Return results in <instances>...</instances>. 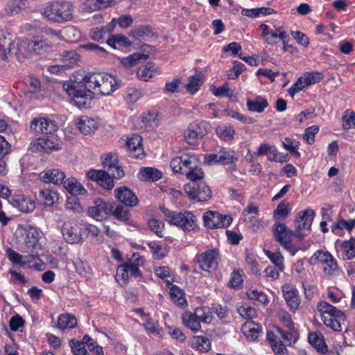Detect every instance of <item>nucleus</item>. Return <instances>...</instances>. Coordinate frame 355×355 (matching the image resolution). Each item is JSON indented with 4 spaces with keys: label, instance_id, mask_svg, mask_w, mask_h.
I'll return each mask as SVG.
<instances>
[{
    "label": "nucleus",
    "instance_id": "nucleus-29",
    "mask_svg": "<svg viewBox=\"0 0 355 355\" xmlns=\"http://www.w3.org/2000/svg\"><path fill=\"white\" fill-rule=\"evenodd\" d=\"M62 235L69 243H77L81 240L80 232L78 228L64 223L62 228Z\"/></svg>",
    "mask_w": 355,
    "mask_h": 355
},
{
    "label": "nucleus",
    "instance_id": "nucleus-11",
    "mask_svg": "<svg viewBox=\"0 0 355 355\" xmlns=\"http://www.w3.org/2000/svg\"><path fill=\"white\" fill-rule=\"evenodd\" d=\"M205 226L209 229H217L228 227L232 222L229 215H222L218 211H208L203 215Z\"/></svg>",
    "mask_w": 355,
    "mask_h": 355
},
{
    "label": "nucleus",
    "instance_id": "nucleus-4",
    "mask_svg": "<svg viewBox=\"0 0 355 355\" xmlns=\"http://www.w3.org/2000/svg\"><path fill=\"white\" fill-rule=\"evenodd\" d=\"M313 265H320L323 273L327 276L336 275L339 271L336 259L328 251L317 250L310 259Z\"/></svg>",
    "mask_w": 355,
    "mask_h": 355
},
{
    "label": "nucleus",
    "instance_id": "nucleus-63",
    "mask_svg": "<svg viewBox=\"0 0 355 355\" xmlns=\"http://www.w3.org/2000/svg\"><path fill=\"white\" fill-rule=\"evenodd\" d=\"M187 178L191 181V182H198V180H202L204 178V173L200 168L197 166L189 171L185 174Z\"/></svg>",
    "mask_w": 355,
    "mask_h": 355
},
{
    "label": "nucleus",
    "instance_id": "nucleus-45",
    "mask_svg": "<svg viewBox=\"0 0 355 355\" xmlns=\"http://www.w3.org/2000/svg\"><path fill=\"white\" fill-rule=\"evenodd\" d=\"M246 295L250 300L257 301L263 305H266L269 302L267 295L257 289H250L247 291Z\"/></svg>",
    "mask_w": 355,
    "mask_h": 355
},
{
    "label": "nucleus",
    "instance_id": "nucleus-49",
    "mask_svg": "<svg viewBox=\"0 0 355 355\" xmlns=\"http://www.w3.org/2000/svg\"><path fill=\"white\" fill-rule=\"evenodd\" d=\"M199 322L209 324L212 320V312L207 306L197 307L195 309Z\"/></svg>",
    "mask_w": 355,
    "mask_h": 355
},
{
    "label": "nucleus",
    "instance_id": "nucleus-19",
    "mask_svg": "<svg viewBox=\"0 0 355 355\" xmlns=\"http://www.w3.org/2000/svg\"><path fill=\"white\" fill-rule=\"evenodd\" d=\"M103 166L107 170V173H110L116 179H120L124 175V172L119 165L116 157L112 154H107L103 161Z\"/></svg>",
    "mask_w": 355,
    "mask_h": 355
},
{
    "label": "nucleus",
    "instance_id": "nucleus-16",
    "mask_svg": "<svg viewBox=\"0 0 355 355\" xmlns=\"http://www.w3.org/2000/svg\"><path fill=\"white\" fill-rule=\"evenodd\" d=\"M282 291L290 311L295 313L299 309L301 303L298 291L293 285L285 283L282 286Z\"/></svg>",
    "mask_w": 355,
    "mask_h": 355
},
{
    "label": "nucleus",
    "instance_id": "nucleus-1",
    "mask_svg": "<svg viewBox=\"0 0 355 355\" xmlns=\"http://www.w3.org/2000/svg\"><path fill=\"white\" fill-rule=\"evenodd\" d=\"M73 78L63 87L80 109L90 107L94 95H110L118 88L115 78L107 74L78 71Z\"/></svg>",
    "mask_w": 355,
    "mask_h": 355
},
{
    "label": "nucleus",
    "instance_id": "nucleus-40",
    "mask_svg": "<svg viewBox=\"0 0 355 355\" xmlns=\"http://www.w3.org/2000/svg\"><path fill=\"white\" fill-rule=\"evenodd\" d=\"M291 208L286 200H282L277 206L273 212V216L277 220L285 219L291 213Z\"/></svg>",
    "mask_w": 355,
    "mask_h": 355
},
{
    "label": "nucleus",
    "instance_id": "nucleus-34",
    "mask_svg": "<svg viewBox=\"0 0 355 355\" xmlns=\"http://www.w3.org/2000/svg\"><path fill=\"white\" fill-rule=\"evenodd\" d=\"M64 187L71 194L80 195L86 192L83 185L75 178H69L63 182Z\"/></svg>",
    "mask_w": 355,
    "mask_h": 355
},
{
    "label": "nucleus",
    "instance_id": "nucleus-51",
    "mask_svg": "<svg viewBox=\"0 0 355 355\" xmlns=\"http://www.w3.org/2000/svg\"><path fill=\"white\" fill-rule=\"evenodd\" d=\"M125 264H128V270L130 276L137 277L141 275V271L139 269V266L144 264V259L139 254H137V257H135L134 263H125Z\"/></svg>",
    "mask_w": 355,
    "mask_h": 355
},
{
    "label": "nucleus",
    "instance_id": "nucleus-48",
    "mask_svg": "<svg viewBox=\"0 0 355 355\" xmlns=\"http://www.w3.org/2000/svg\"><path fill=\"white\" fill-rule=\"evenodd\" d=\"M26 8V0H11L7 5L6 11L10 15H15L18 14Z\"/></svg>",
    "mask_w": 355,
    "mask_h": 355
},
{
    "label": "nucleus",
    "instance_id": "nucleus-7",
    "mask_svg": "<svg viewBox=\"0 0 355 355\" xmlns=\"http://www.w3.org/2000/svg\"><path fill=\"white\" fill-rule=\"evenodd\" d=\"M184 189L190 199L198 202H205L211 198V191L203 181L188 183Z\"/></svg>",
    "mask_w": 355,
    "mask_h": 355
},
{
    "label": "nucleus",
    "instance_id": "nucleus-27",
    "mask_svg": "<svg viewBox=\"0 0 355 355\" xmlns=\"http://www.w3.org/2000/svg\"><path fill=\"white\" fill-rule=\"evenodd\" d=\"M126 146L132 156L137 158H139V155L144 153L142 138L138 135H132L128 137L126 141Z\"/></svg>",
    "mask_w": 355,
    "mask_h": 355
},
{
    "label": "nucleus",
    "instance_id": "nucleus-41",
    "mask_svg": "<svg viewBox=\"0 0 355 355\" xmlns=\"http://www.w3.org/2000/svg\"><path fill=\"white\" fill-rule=\"evenodd\" d=\"M203 82V75L200 73H197L189 78L186 87L190 93L194 94L199 89Z\"/></svg>",
    "mask_w": 355,
    "mask_h": 355
},
{
    "label": "nucleus",
    "instance_id": "nucleus-18",
    "mask_svg": "<svg viewBox=\"0 0 355 355\" xmlns=\"http://www.w3.org/2000/svg\"><path fill=\"white\" fill-rule=\"evenodd\" d=\"M87 175L89 179L96 182L97 184L103 189L110 190L114 186V178L110 173H107L105 171L92 169L87 172Z\"/></svg>",
    "mask_w": 355,
    "mask_h": 355
},
{
    "label": "nucleus",
    "instance_id": "nucleus-33",
    "mask_svg": "<svg viewBox=\"0 0 355 355\" xmlns=\"http://www.w3.org/2000/svg\"><path fill=\"white\" fill-rule=\"evenodd\" d=\"M60 60L63 62L62 67L68 69L79 61L80 56L74 50H64L60 53Z\"/></svg>",
    "mask_w": 355,
    "mask_h": 355
},
{
    "label": "nucleus",
    "instance_id": "nucleus-13",
    "mask_svg": "<svg viewBox=\"0 0 355 355\" xmlns=\"http://www.w3.org/2000/svg\"><path fill=\"white\" fill-rule=\"evenodd\" d=\"M31 146L37 152L50 153L58 150L61 145L58 138L53 135H47L37 138L31 142Z\"/></svg>",
    "mask_w": 355,
    "mask_h": 355
},
{
    "label": "nucleus",
    "instance_id": "nucleus-6",
    "mask_svg": "<svg viewBox=\"0 0 355 355\" xmlns=\"http://www.w3.org/2000/svg\"><path fill=\"white\" fill-rule=\"evenodd\" d=\"M209 123L206 121L196 120L191 123L184 131V139L191 146H196L199 141L207 135Z\"/></svg>",
    "mask_w": 355,
    "mask_h": 355
},
{
    "label": "nucleus",
    "instance_id": "nucleus-12",
    "mask_svg": "<svg viewBox=\"0 0 355 355\" xmlns=\"http://www.w3.org/2000/svg\"><path fill=\"white\" fill-rule=\"evenodd\" d=\"M26 237L23 245L24 251L30 253H38L41 250L40 239L41 231L35 227L28 225L26 229Z\"/></svg>",
    "mask_w": 355,
    "mask_h": 355
},
{
    "label": "nucleus",
    "instance_id": "nucleus-38",
    "mask_svg": "<svg viewBox=\"0 0 355 355\" xmlns=\"http://www.w3.org/2000/svg\"><path fill=\"white\" fill-rule=\"evenodd\" d=\"M77 325L76 318L69 313L61 314L58 317V327L61 329H71Z\"/></svg>",
    "mask_w": 355,
    "mask_h": 355
},
{
    "label": "nucleus",
    "instance_id": "nucleus-52",
    "mask_svg": "<svg viewBox=\"0 0 355 355\" xmlns=\"http://www.w3.org/2000/svg\"><path fill=\"white\" fill-rule=\"evenodd\" d=\"M343 128L348 130L355 128V112L351 110H347L342 117Z\"/></svg>",
    "mask_w": 355,
    "mask_h": 355
},
{
    "label": "nucleus",
    "instance_id": "nucleus-36",
    "mask_svg": "<svg viewBox=\"0 0 355 355\" xmlns=\"http://www.w3.org/2000/svg\"><path fill=\"white\" fill-rule=\"evenodd\" d=\"M23 263H24V266H27L30 268L38 271L43 270L42 267L44 263L40 259L38 253H31V254L24 256Z\"/></svg>",
    "mask_w": 355,
    "mask_h": 355
},
{
    "label": "nucleus",
    "instance_id": "nucleus-3",
    "mask_svg": "<svg viewBox=\"0 0 355 355\" xmlns=\"http://www.w3.org/2000/svg\"><path fill=\"white\" fill-rule=\"evenodd\" d=\"M44 15L57 23L71 21L73 17V6L69 1H54L44 10Z\"/></svg>",
    "mask_w": 355,
    "mask_h": 355
},
{
    "label": "nucleus",
    "instance_id": "nucleus-9",
    "mask_svg": "<svg viewBox=\"0 0 355 355\" xmlns=\"http://www.w3.org/2000/svg\"><path fill=\"white\" fill-rule=\"evenodd\" d=\"M219 259V252L217 249L206 250L201 254H197L195 258L200 269L209 272L216 270Z\"/></svg>",
    "mask_w": 355,
    "mask_h": 355
},
{
    "label": "nucleus",
    "instance_id": "nucleus-14",
    "mask_svg": "<svg viewBox=\"0 0 355 355\" xmlns=\"http://www.w3.org/2000/svg\"><path fill=\"white\" fill-rule=\"evenodd\" d=\"M315 216L313 209H307L297 213L295 219L296 236L300 239L304 237L302 231L310 230Z\"/></svg>",
    "mask_w": 355,
    "mask_h": 355
},
{
    "label": "nucleus",
    "instance_id": "nucleus-10",
    "mask_svg": "<svg viewBox=\"0 0 355 355\" xmlns=\"http://www.w3.org/2000/svg\"><path fill=\"white\" fill-rule=\"evenodd\" d=\"M57 123L49 117L38 116L33 119L29 128L34 135H51L58 130Z\"/></svg>",
    "mask_w": 355,
    "mask_h": 355
},
{
    "label": "nucleus",
    "instance_id": "nucleus-15",
    "mask_svg": "<svg viewBox=\"0 0 355 355\" xmlns=\"http://www.w3.org/2000/svg\"><path fill=\"white\" fill-rule=\"evenodd\" d=\"M113 207L102 198H96L88 208V215L94 219L102 221L112 213Z\"/></svg>",
    "mask_w": 355,
    "mask_h": 355
},
{
    "label": "nucleus",
    "instance_id": "nucleus-59",
    "mask_svg": "<svg viewBox=\"0 0 355 355\" xmlns=\"http://www.w3.org/2000/svg\"><path fill=\"white\" fill-rule=\"evenodd\" d=\"M171 270L166 266H160L155 268V274L159 278L164 279L167 284L173 281V278L171 275Z\"/></svg>",
    "mask_w": 355,
    "mask_h": 355
},
{
    "label": "nucleus",
    "instance_id": "nucleus-57",
    "mask_svg": "<svg viewBox=\"0 0 355 355\" xmlns=\"http://www.w3.org/2000/svg\"><path fill=\"white\" fill-rule=\"evenodd\" d=\"M128 267V264L124 263L116 269V279L121 284H126L129 279L130 275Z\"/></svg>",
    "mask_w": 355,
    "mask_h": 355
},
{
    "label": "nucleus",
    "instance_id": "nucleus-44",
    "mask_svg": "<svg viewBox=\"0 0 355 355\" xmlns=\"http://www.w3.org/2000/svg\"><path fill=\"white\" fill-rule=\"evenodd\" d=\"M141 176L148 181H157L162 178V172L151 167H144L140 169Z\"/></svg>",
    "mask_w": 355,
    "mask_h": 355
},
{
    "label": "nucleus",
    "instance_id": "nucleus-17",
    "mask_svg": "<svg viewBox=\"0 0 355 355\" xmlns=\"http://www.w3.org/2000/svg\"><path fill=\"white\" fill-rule=\"evenodd\" d=\"M8 202L22 213H31L35 209V202L22 194L9 196Z\"/></svg>",
    "mask_w": 355,
    "mask_h": 355
},
{
    "label": "nucleus",
    "instance_id": "nucleus-5",
    "mask_svg": "<svg viewBox=\"0 0 355 355\" xmlns=\"http://www.w3.org/2000/svg\"><path fill=\"white\" fill-rule=\"evenodd\" d=\"M273 234L275 240L286 249L291 255H295L297 250L293 244L292 237L296 232L288 229L286 225L275 223L273 225Z\"/></svg>",
    "mask_w": 355,
    "mask_h": 355
},
{
    "label": "nucleus",
    "instance_id": "nucleus-39",
    "mask_svg": "<svg viewBox=\"0 0 355 355\" xmlns=\"http://www.w3.org/2000/svg\"><path fill=\"white\" fill-rule=\"evenodd\" d=\"M40 196L46 206H52L59 200L58 193L50 189H44L40 191Z\"/></svg>",
    "mask_w": 355,
    "mask_h": 355
},
{
    "label": "nucleus",
    "instance_id": "nucleus-60",
    "mask_svg": "<svg viewBox=\"0 0 355 355\" xmlns=\"http://www.w3.org/2000/svg\"><path fill=\"white\" fill-rule=\"evenodd\" d=\"M148 225L150 230L155 233L158 236L162 237L164 236L163 232L164 225L162 221L152 218L148 220Z\"/></svg>",
    "mask_w": 355,
    "mask_h": 355
},
{
    "label": "nucleus",
    "instance_id": "nucleus-50",
    "mask_svg": "<svg viewBox=\"0 0 355 355\" xmlns=\"http://www.w3.org/2000/svg\"><path fill=\"white\" fill-rule=\"evenodd\" d=\"M265 254L267 257L271 261V262L275 265V266L280 270L284 271V257L279 252H272L270 250L265 251Z\"/></svg>",
    "mask_w": 355,
    "mask_h": 355
},
{
    "label": "nucleus",
    "instance_id": "nucleus-61",
    "mask_svg": "<svg viewBox=\"0 0 355 355\" xmlns=\"http://www.w3.org/2000/svg\"><path fill=\"white\" fill-rule=\"evenodd\" d=\"M239 315L248 320H252V318L257 316V311L254 308L251 306H241L237 309Z\"/></svg>",
    "mask_w": 355,
    "mask_h": 355
},
{
    "label": "nucleus",
    "instance_id": "nucleus-58",
    "mask_svg": "<svg viewBox=\"0 0 355 355\" xmlns=\"http://www.w3.org/2000/svg\"><path fill=\"white\" fill-rule=\"evenodd\" d=\"M6 253L8 259L12 262L13 265H17L20 267L24 266V263H23L24 257L23 255L11 248H8L6 251Z\"/></svg>",
    "mask_w": 355,
    "mask_h": 355
},
{
    "label": "nucleus",
    "instance_id": "nucleus-25",
    "mask_svg": "<svg viewBox=\"0 0 355 355\" xmlns=\"http://www.w3.org/2000/svg\"><path fill=\"white\" fill-rule=\"evenodd\" d=\"M182 324L188 329L197 332L201 329V324L199 322L197 314L191 311H184L181 315Z\"/></svg>",
    "mask_w": 355,
    "mask_h": 355
},
{
    "label": "nucleus",
    "instance_id": "nucleus-46",
    "mask_svg": "<svg viewBox=\"0 0 355 355\" xmlns=\"http://www.w3.org/2000/svg\"><path fill=\"white\" fill-rule=\"evenodd\" d=\"M193 345L200 352H207L211 349L209 340L204 336H197L193 338Z\"/></svg>",
    "mask_w": 355,
    "mask_h": 355
},
{
    "label": "nucleus",
    "instance_id": "nucleus-62",
    "mask_svg": "<svg viewBox=\"0 0 355 355\" xmlns=\"http://www.w3.org/2000/svg\"><path fill=\"white\" fill-rule=\"evenodd\" d=\"M234 151H220L218 153L219 162L223 164L236 162L238 160V158L234 155Z\"/></svg>",
    "mask_w": 355,
    "mask_h": 355
},
{
    "label": "nucleus",
    "instance_id": "nucleus-43",
    "mask_svg": "<svg viewBox=\"0 0 355 355\" xmlns=\"http://www.w3.org/2000/svg\"><path fill=\"white\" fill-rule=\"evenodd\" d=\"M182 157L183 162L181 163V168H182L181 174H186L189 169L193 168L198 164V159L195 155L184 154L182 155Z\"/></svg>",
    "mask_w": 355,
    "mask_h": 355
},
{
    "label": "nucleus",
    "instance_id": "nucleus-55",
    "mask_svg": "<svg viewBox=\"0 0 355 355\" xmlns=\"http://www.w3.org/2000/svg\"><path fill=\"white\" fill-rule=\"evenodd\" d=\"M302 78L305 85L309 86L322 80L324 78V74L317 71L306 72L302 76Z\"/></svg>",
    "mask_w": 355,
    "mask_h": 355
},
{
    "label": "nucleus",
    "instance_id": "nucleus-8",
    "mask_svg": "<svg viewBox=\"0 0 355 355\" xmlns=\"http://www.w3.org/2000/svg\"><path fill=\"white\" fill-rule=\"evenodd\" d=\"M28 52L26 41L19 40L12 41L11 37H8L6 49V60L23 61L28 56Z\"/></svg>",
    "mask_w": 355,
    "mask_h": 355
},
{
    "label": "nucleus",
    "instance_id": "nucleus-31",
    "mask_svg": "<svg viewBox=\"0 0 355 355\" xmlns=\"http://www.w3.org/2000/svg\"><path fill=\"white\" fill-rule=\"evenodd\" d=\"M170 297L174 304L180 308L187 306V302L184 297V291L176 285H173L170 288Z\"/></svg>",
    "mask_w": 355,
    "mask_h": 355
},
{
    "label": "nucleus",
    "instance_id": "nucleus-64",
    "mask_svg": "<svg viewBox=\"0 0 355 355\" xmlns=\"http://www.w3.org/2000/svg\"><path fill=\"white\" fill-rule=\"evenodd\" d=\"M355 226V219H350L349 220H345L344 219H340L337 221L332 227V231H334L336 229L339 230H347L348 231H351L354 227Z\"/></svg>",
    "mask_w": 355,
    "mask_h": 355
},
{
    "label": "nucleus",
    "instance_id": "nucleus-26",
    "mask_svg": "<svg viewBox=\"0 0 355 355\" xmlns=\"http://www.w3.org/2000/svg\"><path fill=\"white\" fill-rule=\"evenodd\" d=\"M308 340L310 345L318 352L322 354L327 352V345L325 343L322 334L319 331H312L308 335Z\"/></svg>",
    "mask_w": 355,
    "mask_h": 355
},
{
    "label": "nucleus",
    "instance_id": "nucleus-21",
    "mask_svg": "<svg viewBox=\"0 0 355 355\" xmlns=\"http://www.w3.org/2000/svg\"><path fill=\"white\" fill-rule=\"evenodd\" d=\"M29 52L42 54L51 46V42L43 35H37L31 40L26 41Z\"/></svg>",
    "mask_w": 355,
    "mask_h": 355
},
{
    "label": "nucleus",
    "instance_id": "nucleus-23",
    "mask_svg": "<svg viewBox=\"0 0 355 355\" xmlns=\"http://www.w3.org/2000/svg\"><path fill=\"white\" fill-rule=\"evenodd\" d=\"M316 309L320 313L321 319L327 316L336 317L337 318H345V315L343 311L325 301L318 302Z\"/></svg>",
    "mask_w": 355,
    "mask_h": 355
},
{
    "label": "nucleus",
    "instance_id": "nucleus-53",
    "mask_svg": "<svg viewBox=\"0 0 355 355\" xmlns=\"http://www.w3.org/2000/svg\"><path fill=\"white\" fill-rule=\"evenodd\" d=\"M277 331L280 334L282 338L285 342L295 343L298 337L297 331L294 328L293 330L285 331L279 327H275Z\"/></svg>",
    "mask_w": 355,
    "mask_h": 355
},
{
    "label": "nucleus",
    "instance_id": "nucleus-24",
    "mask_svg": "<svg viewBox=\"0 0 355 355\" xmlns=\"http://www.w3.org/2000/svg\"><path fill=\"white\" fill-rule=\"evenodd\" d=\"M98 122L88 116H83L78 122V128L80 131L85 135L94 132L98 128Z\"/></svg>",
    "mask_w": 355,
    "mask_h": 355
},
{
    "label": "nucleus",
    "instance_id": "nucleus-47",
    "mask_svg": "<svg viewBox=\"0 0 355 355\" xmlns=\"http://www.w3.org/2000/svg\"><path fill=\"white\" fill-rule=\"evenodd\" d=\"M130 35L139 39L141 37H152L154 34L151 30L150 26H139L136 28L132 30L130 33Z\"/></svg>",
    "mask_w": 355,
    "mask_h": 355
},
{
    "label": "nucleus",
    "instance_id": "nucleus-54",
    "mask_svg": "<svg viewBox=\"0 0 355 355\" xmlns=\"http://www.w3.org/2000/svg\"><path fill=\"white\" fill-rule=\"evenodd\" d=\"M345 318H337L336 317H324L321 320L324 324L329 328L334 331H342L341 321H344Z\"/></svg>",
    "mask_w": 355,
    "mask_h": 355
},
{
    "label": "nucleus",
    "instance_id": "nucleus-35",
    "mask_svg": "<svg viewBox=\"0 0 355 355\" xmlns=\"http://www.w3.org/2000/svg\"><path fill=\"white\" fill-rule=\"evenodd\" d=\"M288 38V36L286 33L282 28H279L275 31H270L265 37V41L268 44H274L277 42V40L279 39L285 44Z\"/></svg>",
    "mask_w": 355,
    "mask_h": 355
},
{
    "label": "nucleus",
    "instance_id": "nucleus-42",
    "mask_svg": "<svg viewBox=\"0 0 355 355\" xmlns=\"http://www.w3.org/2000/svg\"><path fill=\"white\" fill-rule=\"evenodd\" d=\"M155 71V64L153 62H148L142 67H139L137 72L138 78L141 80L148 81Z\"/></svg>",
    "mask_w": 355,
    "mask_h": 355
},
{
    "label": "nucleus",
    "instance_id": "nucleus-20",
    "mask_svg": "<svg viewBox=\"0 0 355 355\" xmlns=\"http://www.w3.org/2000/svg\"><path fill=\"white\" fill-rule=\"evenodd\" d=\"M115 198L128 207H134L138 203V198L128 187H121L114 190Z\"/></svg>",
    "mask_w": 355,
    "mask_h": 355
},
{
    "label": "nucleus",
    "instance_id": "nucleus-56",
    "mask_svg": "<svg viewBox=\"0 0 355 355\" xmlns=\"http://www.w3.org/2000/svg\"><path fill=\"white\" fill-rule=\"evenodd\" d=\"M112 213L116 219L122 222H126L130 218L129 210L122 205H117Z\"/></svg>",
    "mask_w": 355,
    "mask_h": 355
},
{
    "label": "nucleus",
    "instance_id": "nucleus-28",
    "mask_svg": "<svg viewBox=\"0 0 355 355\" xmlns=\"http://www.w3.org/2000/svg\"><path fill=\"white\" fill-rule=\"evenodd\" d=\"M243 334L250 340H256L261 331V326L252 320L245 322L241 327Z\"/></svg>",
    "mask_w": 355,
    "mask_h": 355
},
{
    "label": "nucleus",
    "instance_id": "nucleus-37",
    "mask_svg": "<svg viewBox=\"0 0 355 355\" xmlns=\"http://www.w3.org/2000/svg\"><path fill=\"white\" fill-rule=\"evenodd\" d=\"M216 132L222 140L228 141L234 138L236 132L231 125H221L216 128Z\"/></svg>",
    "mask_w": 355,
    "mask_h": 355
},
{
    "label": "nucleus",
    "instance_id": "nucleus-2",
    "mask_svg": "<svg viewBox=\"0 0 355 355\" xmlns=\"http://www.w3.org/2000/svg\"><path fill=\"white\" fill-rule=\"evenodd\" d=\"M167 222L173 225L184 232L198 230V218L191 211H172L165 207H161Z\"/></svg>",
    "mask_w": 355,
    "mask_h": 355
},
{
    "label": "nucleus",
    "instance_id": "nucleus-22",
    "mask_svg": "<svg viewBox=\"0 0 355 355\" xmlns=\"http://www.w3.org/2000/svg\"><path fill=\"white\" fill-rule=\"evenodd\" d=\"M40 178L46 183H53L60 184L63 183L65 178V174L58 168H50L42 171L40 173Z\"/></svg>",
    "mask_w": 355,
    "mask_h": 355
},
{
    "label": "nucleus",
    "instance_id": "nucleus-30",
    "mask_svg": "<svg viewBox=\"0 0 355 355\" xmlns=\"http://www.w3.org/2000/svg\"><path fill=\"white\" fill-rule=\"evenodd\" d=\"M246 105L249 111L261 113L268 106V103L266 98L257 96L254 100L248 98Z\"/></svg>",
    "mask_w": 355,
    "mask_h": 355
},
{
    "label": "nucleus",
    "instance_id": "nucleus-32",
    "mask_svg": "<svg viewBox=\"0 0 355 355\" xmlns=\"http://www.w3.org/2000/svg\"><path fill=\"white\" fill-rule=\"evenodd\" d=\"M340 248L343 260H351L355 257V238L343 241Z\"/></svg>",
    "mask_w": 355,
    "mask_h": 355
}]
</instances>
